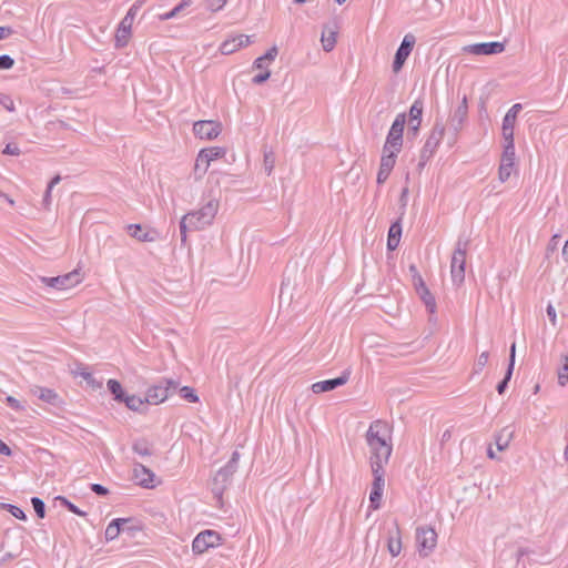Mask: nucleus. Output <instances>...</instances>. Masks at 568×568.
<instances>
[{
  "label": "nucleus",
  "mask_w": 568,
  "mask_h": 568,
  "mask_svg": "<svg viewBox=\"0 0 568 568\" xmlns=\"http://www.w3.org/2000/svg\"><path fill=\"white\" fill-rule=\"evenodd\" d=\"M365 438L371 452V465H386L393 450L387 424L379 419L373 422Z\"/></svg>",
  "instance_id": "obj_1"
},
{
  "label": "nucleus",
  "mask_w": 568,
  "mask_h": 568,
  "mask_svg": "<svg viewBox=\"0 0 568 568\" xmlns=\"http://www.w3.org/2000/svg\"><path fill=\"white\" fill-rule=\"evenodd\" d=\"M240 454L234 452L229 463L215 474L212 480V493L217 500L222 499L224 490L229 487L232 476L237 469Z\"/></svg>",
  "instance_id": "obj_2"
},
{
  "label": "nucleus",
  "mask_w": 568,
  "mask_h": 568,
  "mask_svg": "<svg viewBox=\"0 0 568 568\" xmlns=\"http://www.w3.org/2000/svg\"><path fill=\"white\" fill-rule=\"evenodd\" d=\"M219 210V202L215 199L210 200L200 210L189 212L186 221H190V227L193 230H202L210 225Z\"/></svg>",
  "instance_id": "obj_3"
},
{
  "label": "nucleus",
  "mask_w": 568,
  "mask_h": 568,
  "mask_svg": "<svg viewBox=\"0 0 568 568\" xmlns=\"http://www.w3.org/2000/svg\"><path fill=\"white\" fill-rule=\"evenodd\" d=\"M468 241L458 239L456 248L452 256L450 274L452 281L456 285H460L465 280V265Z\"/></svg>",
  "instance_id": "obj_4"
},
{
  "label": "nucleus",
  "mask_w": 568,
  "mask_h": 568,
  "mask_svg": "<svg viewBox=\"0 0 568 568\" xmlns=\"http://www.w3.org/2000/svg\"><path fill=\"white\" fill-rule=\"evenodd\" d=\"M39 281L48 287L65 291L79 285L83 281V274L80 268H75L72 272L53 277L39 276Z\"/></svg>",
  "instance_id": "obj_5"
},
{
  "label": "nucleus",
  "mask_w": 568,
  "mask_h": 568,
  "mask_svg": "<svg viewBox=\"0 0 568 568\" xmlns=\"http://www.w3.org/2000/svg\"><path fill=\"white\" fill-rule=\"evenodd\" d=\"M406 123V114L399 113L395 118L383 148L384 153L393 151L399 153L403 146V132Z\"/></svg>",
  "instance_id": "obj_6"
},
{
  "label": "nucleus",
  "mask_w": 568,
  "mask_h": 568,
  "mask_svg": "<svg viewBox=\"0 0 568 568\" xmlns=\"http://www.w3.org/2000/svg\"><path fill=\"white\" fill-rule=\"evenodd\" d=\"M178 387L179 383L176 381L164 379L146 390L145 402L153 405L163 403Z\"/></svg>",
  "instance_id": "obj_7"
},
{
  "label": "nucleus",
  "mask_w": 568,
  "mask_h": 568,
  "mask_svg": "<svg viewBox=\"0 0 568 568\" xmlns=\"http://www.w3.org/2000/svg\"><path fill=\"white\" fill-rule=\"evenodd\" d=\"M445 134V125L443 120L436 119V122L430 131L429 136L427 138L422 152H420V159L423 161L429 160L437 148L439 146Z\"/></svg>",
  "instance_id": "obj_8"
},
{
  "label": "nucleus",
  "mask_w": 568,
  "mask_h": 568,
  "mask_svg": "<svg viewBox=\"0 0 568 568\" xmlns=\"http://www.w3.org/2000/svg\"><path fill=\"white\" fill-rule=\"evenodd\" d=\"M516 152L515 143L504 141V150L500 156V164L498 169V179L501 183L506 182L515 168Z\"/></svg>",
  "instance_id": "obj_9"
},
{
  "label": "nucleus",
  "mask_w": 568,
  "mask_h": 568,
  "mask_svg": "<svg viewBox=\"0 0 568 568\" xmlns=\"http://www.w3.org/2000/svg\"><path fill=\"white\" fill-rule=\"evenodd\" d=\"M384 466L385 465H371L374 480L372 484V490L369 494L371 507L376 510L381 507V499L384 491L385 479H384Z\"/></svg>",
  "instance_id": "obj_10"
},
{
  "label": "nucleus",
  "mask_w": 568,
  "mask_h": 568,
  "mask_svg": "<svg viewBox=\"0 0 568 568\" xmlns=\"http://www.w3.org/2000/svg\"><path fill=\"white\" fill-rule=\"evenodd\" d=\"M416 542H417L419 554L427 556L436 546L437 534L430 527L417 528Z\"/></svg>",
  "instance_id": "obj_11"
},
{
  "label": "nucleus",
  "mask_w": 568,
  "mask_h": 568,
  "mask_svg": "<svg viewBox=\"0 0 568 568\" xmlns=\"http://www.w3.org/2000/svg\"><path fill=\"white\" fill-rule=\"evenodd\" d=\"M277 53H278L277 47L273 45L270 50H267V52L264 55L258 57L254 61L253 67L255 69H265V72L258 73V74H256L252 79L254 84H262L266 80L270 79L271 71L267 69V65H268L270 62L274 61V59L276 58Z\"/></svg>",
  "instance_id": "obj_12"
},
{
  "label": "nucleus",
  "mask_w": 568,
  "mask_h": 568,
  "mask_svg": "<svg viewBox=\"0 0 568 568\" xmlns=\"http://www.w3.org/2000/svg\"><path fill=\"white\" fill-rule=\"evenodd\" d=\"M221 537L214 530H204L200 532L192 542V550L195 554H203L209 548H213L220 545Z\"/></svg>",
  "instance_id": "obj_13"
},
{
  "label": "nucleus",
  "mask_w": 568,
  "mask_h": 568,
  "mask_svg": "<svg viewBox=\"0 0 568 568\" xmlns=\"http://www.w3.org/2000/svg\"><path fill=\"white\" fill-rule=\"evenodd\" d=\"M193 132L200 139L214 140L222 132V125L216 121H196L193 124Z\"/></svg>",
  "instance_id": "obj_14"
},
{
  "label": "nucleus",
  "mask_w": 568,
  "mask_h": 568,
  "mask_svg": "<svg viewBox=\"0 0 568 568\" xmlns=\"http://www.w3.org/2000/svg\"><path fill=\"white\" fill-rule=\"evenodd\" d=\"M415 41H416L415 37L410 33H408L404 37L399 48L397 49V51L395 53V58L393 61V71L395 73L399 72L400 69L403 68L406 59L409 57V54L414 48Z\"/></svg>",
  "instance_id": "obj_15"
},
{
  "label": "nucleus",
  "mask_w": 568,
  "mask_h": 568,
  "mask_svg": "<svg viewBox=\"0 0 568 568\" xmlns=\"http://www.w3.org/2000/svg\"><path fill=\"white\" fill-rule=\"evenodd\" d=\"M504 50L505 44L498 41L468 44L463 48V51L475 55H493L501 53Z\"/></svg>",
  "instance_id": "obj_16"
},
{
  "label": "nucleus",
  "mask_w": 568,
  "mask_h": 568,
  "mask_svg": "<svg viewBox=\"0 0 568 568\" xmlns=\"http://www.w3.org/2000/svg\"><path fill=\"white\" fill-rule=\"evenodd\" d=\"M30 394L38 397L40 400L55 407H62L64 405V402L60 395L51 388L33 385L30 387Z\"/></svg>",
  "instance_id": "obj_17"
},
{
  "label": "nucleus",
  "mask_w": 568,
  "mask_h": 568,
  "mask_svg": "<svg viewBox=\"0 0 568 568\" xmlns=\"http://www.w3.org/2000/svg\"><path fill=\"white\" fill-rule=\"evenodd\" d=\"M520 110L521 104L516 103L507 111L506 115L504 116L501 126L504 141L514 142V126Z\"/></svg>",
  "instance_id": "obj_18"
},
{
  "label": "nucleus",
  "mask_w": 568,
  "mask_h": 568,
  "mask_svg": "<svg viewBox=\"0 0 568 568\" xmlns=\"http://www.w3.org/2000/svg\"><path fill=\"white\" fill-rule=\"evenodd\" d=\"M467 114H468V102H467V97L464 95L460 104L453 111V113L449 118V125L455 134H457L462 130L463 124L467 119Z\"/></svg>",
  "instance_id": "obj_19"
},
{
  "label": "nucleus",
  "mask_w": 568,
  "mask_h": 568,
  "mask_svg": "<svg viewBox=\"0 0 568 568\" xmlns=\"http://www.w3.org/2000/svg\"><path fill=\"white\" fill-rule=\"evenodd\" d=\"M348 378H349V373L344 372L341 376H338L336 378L314 383L312 385L311 389L314 394L331 392L339 386L345 385L347 383Z\"/></svg>",
  "instance_id": "obj_20"
},
{
  "label": "nucleus",
  "mask_w": 568,
  "mask_h": 568,
  "mask_svg": "<svg viewBox=\"0 0 568 568\" xmlns=\"http://www.w3.org/2000/svg\"><path fill=\"white\" fill-rule=\"evenodd\" d=\"M397 153L389 151L384 153L381 159V165L377 173V183L383 184L389 176L395 162H396Z\"/></svg>",
  "instance_id": "obj_21"
},
{
  "label": "nucleus",
  "mask_w": 568,
  "mask_h": 568,
  "mask_svg": "<svg viewBox=\"0 0 568 568\" xmlns=\"http://www.w3.org/2000/svg\"><path fill=\"white\" fill-rule=\"evenodd\" d=\"M415 290L422 301L424 302L425 306L429 311L430 314H434L436 312V302L433 294L427 288L424 280L419 274H417V280L414 282Z\"/></svg>",
  "instance_id": "obj_22"
},
{
  "label": "nucleus",
  "mask_w": 568,
  "mask_h": 568,
  "mask_svg": "<svg viewBox=\"0 0 568 568\" xmlns=\"http://www.w3.org/2000/svg\"><path fill=\"white\" fill-rule=\"evenodd\" d=\"M133 476L138 484L144 488H153L154 473L142 464H134Z\"/></svg>",
  "instance_id": "obj_23"
},
{
  "label": "nucleus",
  "mask_w": 568,
  "mask_h": 568,
  "mask_svg": "<svg viewBox=\"0 0 568 568\" xmlns=\"http://www.w3.org/2000/svg\"><path fill=\"white\" fill-rule=\"evenodd\" d=\"M423 109H424V104H423L422 100H416L409 109L408 125H409V131H412L414 135H416L419 131L420 123H422Z\"/></svg>",
  "instance_id": "obj_24"
},
{
  "label": "nucleus",
  "mask_w": 568,
  "mask_h": 568,
  "mask_svg": "<svg viewBox=\"0 0 568 568\" xmlns=\"http://www.w3.org/2000/svg\"><path fill=\"white\" fill-rule=\"evenodd\" d=\"M128 233L140 242H153L156 239V232L144 230L140 224H130L126 226Z\"/></svg>",
  "instance_id": "obj_25"
},
{
  "label": "nucleus",
  "mask_w": 568,
  "mask_h": 568,
  "mask_svg": "<svg viewBox=\"0 0 568 568\" xmlns=\"http://www.w3.org/2000/svg\"><path fill=\"white\" fill-rule=\"evenodd\" d=\"M131 523V518H116L113 519L105 529V539L106 541H112L121 532H124V526Z\"/></svg>",
  "instance_id": "obj_26"
},
{
  "label": "nucleus",
  "mask_w": 568,
  "mask_h": 568,
  "mask_svg": "<svg viewBox=\"0 0 568 568\" xmlns=\"http://www.w3.org/2000/svg\"><path fill=\"white\" fill-rule=\"evenodd\" d=\"M131 17L130 18H123L119 24V28L115 33V44L116 47L121 48L124 47L128 43L129 37L131 34Z\"/></svg>",
  "instance_id": "obj_27"
},
{
  "label": "nucleus",
  "mask_w": 568,
  "mask_h": 568,
  "mask_svg": "<svg viewBox=\"0 0 568 568\" xmlns=\"http://www.w3.org/2000/svg\"><path fill=\"white\" fill-rule=\"evenodd\" d=\"M515 430L511 426L504 427L496 436L495 444L499 452L505 450L514 437Z\"/></svg>",
  "instance_id": "obj_28"
},
{
  "label": "nucleus",
  "mask_w": 568,
  "mask_h": 568,
  "mask_svg": "<svg viewBox=\"0 0 568 568\" xmlns=\"http://www.w3.org/2000/svg\"><path fill=\"white\" fill-rule=\"evenodd\" d=\"M387 548L389 554L393 557H396L400 554L402 550V540H400V531L397 525L393 531H389Z\"/></svg>",
  "instance_id": "obj_29"
},
{
  "label": "nucleus",
  "mask_w": 568,
  "mask_h": 568,
  "mask_svg": "<svg viewBox=\"0 0 568 568\" xmlns=\"http://www.w3.org/2000/svg\"><path fill=\"white\" fill-rule=\"evenodd\" d=\"M336 36H337L336 30H328V28L326 26L324 27V30L322 32L321 42H322L323 50L325 52H331L334 49V47L336 44Z\"/></svg>",
  "instance_id": "obj_30"
},
{
  "label": "nucleus",
  "mask_w": 568,
  "mask_h": 568,
  "mask_svg": "<svg viewBox=\"0 0 568 568\" xmlns=\"http://www.w3.org/2000/svg\"><path fill=\"white\" fill-rule=\"evenodd\" d=\"M200 152L205 158V161L211 163L214 160L223 158L226 153V150L221 146H212L202 149Z\"/></svg>",
  "instance_id": "obj_31"
},
{
  "label": "nucleus",
  "mask_w": 568,
  "mask_h": 568,
  "mask_svg": "<svg viewBox=\"0 0 568 568\" xmlns=\"http://www.w3.org/2000/svg\"><path fill=\"white\" fill-rule=\"evenodd\" d=\"M122 402L129 409L134 412H141V409L144 407V404L146 403L145 398H141L140 396L135 395H125Z\"/></svg>",
  "instance_id": "obj_32"
},
{
  "label": "nucleus",
  "mask_w": 568,
  "mask_h": 568,
  "mask_svg": "<svg viewBox=\"0 0 568 568\" xmlns=\"http://www.w3.org/2000/svg\"><path fill=\"white\" fill-rule=\"evenodd\" d=\"M210 163L205 161V158L199 152L197 158L194 164V173L196 179H202L204 174L207 172Z\"/></svg>",
  "instance_id": "obj_33"
},
{
  "label": "nucleus",
  "mask_w": 568,
  "mask_h": 568,
  "mask_svg": "<svg viewBox=\"0 0 568 568\" xmlns=\"http://www.w3.org/2000/svg\"><path fill=\"white\" fill-rule=\"evenodd\" d=\"M132 449L140 456H151L153 454L150 443L145 439L134 442Z\"/></svg>",
  "instance_id": "obj_34"
},
{
  "label": "nucleus",
  "mask_w": 568,
  "mask_h": 568,
  "mask_svg": "<svg viewBox=\"0 0 568 568\" xmlns=\"http://www.w3.org/2000/svg\"><path fill=\"white\" fill-rule=\"evenodd\" d=\"M106 386L114 399L122 402L125 397V393L123 392L121 384L116 379H109Z\"/></svg>",
  "instance_id": "obj_35"
},
{
  "label": "nucleus",
  "mask_w": 568,
  "mask_h": 568,
  "mask_svg": "<svg viewBox=\"0 0 568 568\" xmlns=\"http://www.w3.org/2000/svg\"><path fill=\"white\" fill-rule=\"evenodd\" d=\"M568 383V354L562 356V365L558 369V384L566 386Z\"/></svg>",
  "instance_id": "obj_36"
},
{
  "label": "nucleus",
  "mask_w": 568,
  "mask_h": 568,
  "mask_svg": "<svg viewBox=\"0 0 568 568\" xmlns=\"http://www.w3.org/2000/svg\"><path fill=\"white\" fill-rule=\"evenodd\" d=\"M237 49H240V44L237 43L235 37L225 40L220 47V51L222 54H231L235 52Z\"/></svg>",
  "instance_id": "obj_37"
},
{
  "label": "nucleus",
  "mask_w": 568,
  "mask_h": 568,
  "mask_svg": "<svg viewBox=\"0 0 568 568\" xmlns=\"http://www.w3.org/2000/svg\"><path fill=\"white\" fill-rule=\"evenodd\" d=\"M263 166L267 175L273 172L275 166V155L272 151L264 152Z\"/></svg>",
  "instance_id": "obj_38"
},
{
  "label": "nucleus",
  "mask_w": 568,
  "mask_h": 568,
  "mask_svg": "<svg viewBox=\"0 0 568 568\" xmlns=\"http://www.w3.org/2000/svg\"><path fill=\"white\" fill-rule=\"evenodd\" d=\"M87 383L90 385L93 389H100L102 388V382L97 381L90 372H87L85 369L80 371L78 373Z\"/></svg>",
  "instance_id": "obj_39"
},
{
  "label": "nucleus",
  "mask_w": 568,
  "mask_h": 568,
  "mask_svg": "<svg viewBox=\"0 0 568 568\" xmlns=\"http://www.w3.org/2000/svg\"><path fill=\"white\" fill-rule=\"evenodd\" d=\"M182 398L190 403L199 402V396L195 394V390L192 387L183 386L179 389Z\"/></svg>",
  "instance_id": "obj_40"
},
{
  "label": "nucleus",
  "mask_w": 568,
  "mask_h": 568,
  "mask_svg": "<svg viewBox=\"0 0 568 568\" xmlns=\"http://www.w3.org/2000/svg\"><path fill=\"white\" fill-rule=\"evenodd\" d=\"M57 501H59L61 505L65 506L69 511L78 515V516H85L87 513L82 511L80 508H78L74 504L69 501L65 497L58 496L55 498Z\"/></svg>",
  "instance_id": "obj_41"
},
{
  "label": "nucleus",
  "mask_w": 568,
  "mask_h": 568,
  "mask_svg": "<svg viewBox=\"0 0 568 568\" xmlns=\"http://www.w3.org/2000/svg\"><path fill=\"white\" fill-rule=\"evenodd\" d=\"M31 504L38 517L43 518L45 516L44 501L39 497H32Z\"/></svg>",
  "instance_id": "obj_42"
},
{
  "label": "nucleus",
  "mask_w": 568,
  "mask_h": 568,
  "mask_svg": "<svg viewBox=\"0 0 568 568\" xmlns=\"http://www.w3.org/2000/svg\"><path fill=\"white\" fill-rule=\"evenodd\" d=\"M559 240H560V236L558 234H555L550 239V241H549V243H548V245L546 247V253H545V257L547 260H549L551 257V255L557 251L558 244H559Z\"/></svg>",
  "instance_id": "obj_43"
},
{
  "label": "nucleus",
  "mask_w": 568,
  "mask_h": 568,
  "mask_svg": "<svg viewBox=\"0 0 568 568\" xmlns=\"http://www.w3.org/2000/svg\"><path fill=\"white\" fill-rule=\"evenodd\" d=\"M513 372L514 371L507 368L506 374H505L503 381H500L498 383V385H497L498 394H503L506 390V388L508 386V383H509V381H510V378L513 376Z\"/></svg>",
  "instance_id": "obj_44"
},
{
  "label": "nucleus",
  "mask_w": 568,
  "mask_h": 568,
  "mask_svg": "<svg viewBox=\"0 0 568 568\" xmlns=\"http://www.w3.org/2000/svg\"><path fill=\"white\" fill-rule=\"evenodd\" d=\"M0 104L9 112L14 111V102L8 94L0 93Z\"/></svg>",
  "instance_id": "obj_45"
},
{
  "label": "nucleus",
  "mask_w": 568,
  "mask_h": 568,
  "mask_svg": "<svg viewBox=\"0 0 568 568\" xmlns=\"http://www.w3.org/2000/svg\"><path fill=\"white\" fill-rule=\"evenodd\" d=\"M3 507H6L10 514L18 519L24 520L27 518L24 511L14 505L6 504Z\"/></svg>",
  "instance_id": "obj_46"
},
{
  "label": "nucleus",
  "mask_w": 568,
  "mask_h": 568,
  "mask_svg": "<svg viewBox=\"0 0 568 568\" xmlns=\"http://www.w3.org/2000/svg\"><path fill=\"white\" fill-rule=\"evenodd\" d=\"M402 236V225L400 219L394 222L388 230V237H398Z\"/></svg>",
  "instance_id": "obj_47"
},
{
  "label": "nucleus",
  "mask_w": 568,
  "mask_h": 568,
  "mask_svg": "<svg viewBox=\"0 0 568 568\" xmlns=\"http://www.w3.org/2000/svg\"><path fill=\"white\" fill-rule=\"evenodd\" d=\"M189 229L192 230L190 227V221H186V215H184L180 222V234L182 243L186 242V232Z\"/></svg>",
  "instance_id": "obj_48"
},
{
  "label": "nucleus",
  "mask_w": 568,
  "mask_h": 568,
  "mask_svg": "<svg viewBox=\"0 0 568 568\" xmlns=\"http://www.w3.org/2000/svg\"><path fill=\"white\" fill-rule=\"evenodd\" d=\"M227 0H207V9L212 12L221 10L225 4Z\"/></svg>",
  "instance_id": "obj_49"
},
{
  "label": "nucleus",
  "mask_w": 568,
  "mask_h": 568,
  "mask_svg": "<svg viewBox=\"0 0 568 568\" xmlns=\"http://www.w3.org/2000/svg\"><path fill=\"white\" fill-rule=\"evenodd\" d=\"M13 64H14V60L10 55H8V54L0 55V69L8 70V69L12 68Z\"/></svg>",
  "instance_id": "obj_50"
},
{
  "label": "nucleus",
  "mask_w": 568,
  "mask_h": 568,
  "mask_svg": "<svg viewBox=\"0 0 568 568\" xmlns=\"http://www.w3.org/2000/svg\"><path fill=\"white\" fill-rule=\"evenodd\" d=\"M6 402L8 403V405H9L11 408H13V409H16V410H24V408H26V406H24V405H22V404L20 403V400H18V399H17V398H14L13 396H10V395H9V396H7V397H6Z\"/></svg>",
  "instance_id": "obj_51"
},
{
  "label": "nucleus",
  "mask_w": 568,
  "mask_h": 568,
  "mask_svg": "<svg viewBox=\"0 0 568 568\" xmlns=\"http://www.w3.org/2000/svg\"><path fill=\"white\" fill-rule=\"evenodd\" d=\"M2 153L7 155H20L21 151L17 144L8 143Z\"/></svg>",
  "instance_id": "obj_52"
},
{
  "label": "nucleus",
  "mask_w": 568,
  "mask_h": 568,
  "mask_svg": "<svg viewBox=\"0 0 568 568\" xmlns=\"http://www.w3.org/2000/svg\"><path fill=\"white\" fill-rule=\"evenodd\" d=\"M488 358H489V353L488 352H483L478 356L477 362H476L477 371H481L486 366V364L488 363Z\"/></svg>",
  "instance_id": "obj_53"
},
{
  "label": "nucleus",
  "mask_w": 568,
  "mask_h": 568,
  "mask_svg": "<svg viewBox=\"0 0 568 568\" xmlns=\"http://www.w3.org/2000/svg\"><path fill=\"white\" fill-rule=\"evenodd\" d=\"M515 357H516V344L513 343L509 349V363H508V369L514 371L515 367Z\"/></svg>",
  "instance_id": "obj_54"
},
{
  "label": "nucleus",
  "mask_w": 568,
  "mask_h": 568,
  "mask_svg": "<svg viewBox=\"0 0 568 568\" xmlns=\"http://www.w3.org/2000/svg\"><path fill=\"white\" fill-rule=\"evenodd\" d=\"M91 490L99 496H105L109 493L108 488H105L104 486H102L100 484H92Z\"/></svg>",
  "instance_id": "obj_55"
},
{
  "label": "nucleus",
  "mask_w": 568,
  "mask_h": 568,
  "mask_svg": "<svg viewBox=\"0 0 568 568\" xmlns=\"http://www.w3.org/2000/svg\"><path fill=\"white\" fill-rule=\"evenodd\" d=\"M547 315H548L549 321L551 322V324L554 326H556V324H557V314H556L555 307L551 304H548V306H547Z\"/></svg>",
  "instance_id": "obj_56"
},
{
  "label": "nucleus",
  "mask_w": 568,
  "mask_h": 568,
  "mask_svg": "<svg viewBox=\"0 0 568 568\" xmlns=\"http://www.w3.org/2000/svg\"><path fill=\"white\" fill-rule=\"evenodd\" d=\"M191 3H192L191 0H182L176 7L173 8V11L178 16L182 10L186 9L187 7H190Z\"/></svg>",
  "instance_id": "obj_57"
},
{
  "label": "nucleus",
  "mask_w": 568,
  "mask_h": 568,
  "mask_svg": "<svg viewBox=\"0 0 568 568\" xmlns=\"http://www.w3.org/2000/svg\"><path fill=\"white\" fill-rule=\"evenodd\" d=\"M235 38H236L237 43L240 44V48L246 47L251 42L250 37L245 36V34H239Z\"/></svg>",
  "instance_id": "obj_58"
},
{
  "label": "nucleus",
  "mask_w": 568,
  "mask_h": 568,
  "mask_svg": "<svg viewBox=\"0 0 568 568\" xmlns=\"http://www.w3.org/2000/svg\"><path fill=\"white\" fill-rule=\"evenodd\" d=\"M400 239L398 237H387V248L389 251H394L397 248Z\"/></svg>",
  "instance_id": "obj_59"
},
{
  "label": "nucleus",
  "mask_w": 568,
  "mask_h": 568,
  "mask_svg": "<svg viewBox=\"0 0 568 568\" xmlns=\"http://www.w3.org/2000/svg\"><path fill=\"white\" fill-rule=\"evenodd\" d=\"M51 192H52V190H51V189H49V187H47L45 193H44V196H43V201H42L43 206H44L45 209H49V206H50V204H51Z\"/></svg>",
  "instance_id": "obj_60"
},
{
  "label": "nucleus",
  "mask_w": 568,
  "mask_h": 568,
  "mask_svg": "<svg viewBox=\"0 0 568 568\" xmlns=\"http://www.w3.org/2000/svg\"><path fill=\"white\" fill-rule=\"evenodd\" d=\"M11 454V448L0 439V455L10 456Z\"/></svg>",
  "instance_id": "obj_61"
},
{
  "label": "nucleus",
  "mask_w": 568,
  "mask_h": 568,
  "mask_svg": "<svg viewBox=\"0 0 568 568\" xmlns=\"http://www.w3.org/2000/svg\"><path fill=\"white\" fill-rule=\"evenodd\" d=\"M12 33V30L8 27H0V40L10 36Z\"/></svg>",
  "instance_id": "obj_62"
},
{
  "label": "nucleus",
  "mask_w": 568,
  "mask_h": 568,
  "mask_svg": "<svg viewBox=\"0 0 568 568\" xmlns=\"http://www.w3.org/2000/svg\"><path fill=\"white\" fill-rule=\"evenodd\" d=\"M60 181H61V176L59 174H57L55 176H53L51 179V181L48 184V187L52 190Z\"/></svg>",
  "instance_id": "obj_63"
},
{
  "label": "nucleus",
  "mask_w": 568,
  "mask_h": 568,
  "mask_svg": "<svg viewBox=\"0 0 568 568\" xmlns=\"http://www.w3.org/2000/svg\"><path fill=\"white\" fill-rule=\"evenodd\" d=\"M136 10H138V8L135 6L131 7L124 18L131 17V23H133Z\"/></svg>",
  "instance_id": "obj_64"
}]
</instances>
